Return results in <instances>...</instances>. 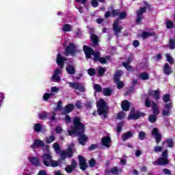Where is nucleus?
Segmentation results:
<instances>
[{"label":"nucleus","instance_id":"nucleus-1","mask_svg":"<svg viewBox=\"0 0 175 175\" xmlns=\"http://www.w3.org/2000/svg\"><path fill=\"white\" fill-rule=\"evenodd\" d=\"M84 126L81 124V120L79 117L74 118V127L68 130V133L70 136H78L79 144L84 146L87 143L88 137L84 135Z\"/></svg>","mask_w":175,"mask_h":175},{"label":"nucleus","instance_id":"nucleus-2","mask_svg":"<svg viewBox=\"0 0 175 175\" xmlns=\"http://www.w3.org/2000/svg\"><path fill=\"white\" fill-rule=\"evenodd\" d=\"M83 51L85 54L86 58H91V55H94V61H99L100 64H107L110 60V56H107L105 57H99L100 54L99 52L94 51V49L90 48L88 46H83Z\"/></svg>","mask_w":175,"mask_h":175},{"label":"nucleus","instance_id":"nucleus-3","mask_svg":"<svg viewBox=\"0 0 175 175\" xmlns=\"http://www.w3.org/2000/svg\"><path fill=\"white\" fill-rule=\"evenodd\" d=\"M98 107V113L100 116H103V118H106V116H107V110L109 108L105 102V100L100 99L97 103Z\"/></svg>","mask_w":175,"mask_h":175},{"label":"nucleus","instance_id":"nucleus-4","mask_svg":"<svg viewBox=\"0 0 175 175\" xmlns=\"http://www.w3.org/2000/svg\"><path fill=\"white\" fill-rule=\"evenodd\" d=\"M42 159L45 166H52V167H55L58 165V162L53 161L51 155L49 154H43Z\"/></svg>","mask_w":175,"mask_h":175},{"label":"nucleus","instance_id":"nucleus-5","mask_svg":"<svg viewBox=\"0 0 175 175\" xmlns=\"http://www.w3.org/2000/svg\"><path fill=\"white\" fill-rule=\"evenodd\" d=\"M151 98L156 99V100H158V99H159V89L157 90H150L149 92V96L145 100V106H146V107H151V103H152V102H151V100H150V99H151Z\"/></svg>","mask_w":175,"mask_h":175},{"label":"nucleus","instance_id":"nucleus-6","mask_svg":"<svg viewBox=\"0 0 175 175\" xmlns=\"http://www.w3.org/2000/svg\"><path fill=\"white\" fill-rule=\"evenodd\" d=\"M73 155V144H71L70 146L66 150H62L60 152V158L64 161L66 158H70Z\"/></svg>","mask_w":175,"mask_h":175},{"label":"nucleus","instance_id":"nucleus-7","mask_svg":"<svg viewBox=\"0 0 175 175\" xmlns=\"http://www.w3.org/2000/svg\"><path fill=\"white\" fill-rule=\"evenodd\" d=\"M169 163V160L167 159V150H165L162 154V157L154 161L153 164L154 165H167Z\"/></svg>","mask_w":175,"mask_h":175},{"label":"nucleus","instance_id":"nucleus-8","mask_svg":"<svg viewBox=\"0 0 175 175\" xmlns=\"http://www.w3.org/2000/svg\"><path fill=\"white\" fill-rule=\"evenodd\" d=\"M121 76H122V71L121 70H118L114 75L115 81L118 90L124 88V82L120 81V77H121Z\"/></svg>","mask_w":175,"mask_h":175},{"label":"nucleus","instance_id":"nucleus-9","mask_svg":"<svg viewBox=\"0 0 175 175\" xmlns=\"http://www.w3.org/2000/svg\"><path fill=\"white\" fill-rule=\"evenodd\" d=\"M68 85L71 88H73V90H77L81 92H84V91H85V88H84V85H83L82 83H79L76 82H69Z\"/></svg>","mask_w":175,"mask_h":175},{"label":"nucleus","instance_id":"nucleus-10","mask_svg":"<svg viewBox=\"0 0 175 175\" xmlns=\"http://www.w3.org/2000/svg\"><path fill=\"white\" fill-rule=\"evenodd\" d=\"M146 12H147L146 7H143L137 12V18H136L137 24H140V23H142V20H143L144 18L143 14L146 13Z\"/></svg>","mask_w":175,"mask_h":175},{"label":"nucleus","instance_id":"nucleus-11","mask_svg":"<svg viewBox=\"0 0 175 175\" xmlns=\"http://www.w3.org/2000/svg\"><path fill=\"white\" fill-rule=\"evenodd\" d=\"M146 114L143 112H135V110H131L129 116V120H137L139 117H144Z\"/></svg>","mask_w":175,"mask_h":175},{"label":"nucleus","instance_id":"nucleus-12","mask_svg":"<svg viewBox=\"0 0 175 175\" xmlns=\"http://www.w3.org/2000/svg\"><path fill=\"white\" fill-rule=\"evenodd\" d=\"M113 31L116 36H118L119 33L122 31V26L120 25V21L116 20L113 25Z\"/></svg>","mask_w":175,"mask_h":175},{"label":"nucleus","instance_id":"nucleus-13","mask_svg":"<svg viewBox=\"0 0 175 175\" xmlns=\"http://www.w3.org/2000/svg\"><path fill=\"white\" fill-rule=\"evenodd\" d=\"M77 53V49L73 44H70V46L66 49L65 55H75Z\"/></svg>","mask_w":175,"mask_h":175},{"label":"nucleus","instance_id":"nucleus-14","mask_svg":"<svg viewBox=\"0 0 175 175\" xmlns=\"http://www.w3.org/2000/svg\"><path fill=\"white\" fill-rule=\"evenodd\" d=\"M77 167V163L75 161L72 160L71 165H67V167L65 168V170L67 173L70 174L73 172V170Z\"/></svg>","mask_w":175,"mask_h":175},{"label":"nucleus","instance_id":"nucleus-15","mask_svg":"<svg viewBox=\"0 0 175 175\" xmlns=\"http://www.w3.org/2000/svg\"><path fill=\"white\" fill-rule=\"evenodd\" d=\"M152 135L155 138L157 144H159V142H161L162 135L161 134H159V133L158 132L157 128L153 129V130L152 131Z\"/></svg>","mask_w":175,"mask_h":175},{"label":"nucleus","instance_id":"nucleus-16","mask_svg":"<svg viewBox=\"0 0 175 175\" xmlns=\"http://www.w3.org/2000/svg\"><path fill=\"white\" fill-rule=\"evenodd\" d=\"M173 107L172 103H167L164 106V109H163V116H167L170 114V110Z\"/></svg>","mask_w":175,"mask_h":175},{"label":"nucleus","instance_id":"nucleus-17","mask_svg":"<svg viewBox=\"0 0 175 175\" xmlns=\"http://www.w3.org/2000/svg\"><path fill=\"white\" fill-rule=\"evenodd\" d=\"M101 142L103 146L107 147V148H109V147L111 146V139L109 137H104L103 138H102Z\"/></svg>","mask_w":175,"mask_h":175},{"label":"nucleus","instance_id":"nucleus-18","mask_svg":"<svg viewBox=\"0 0 175 175\" xmlns=\"http://www.w3.org/2000/svg\"><path fill=\"white\" fill-rule=\"evenodd\" d=\"M66 58L62 57V55H61V54H57V65H59V66H60V68H64V63L66 61Z\"/></svg>","mask_w":175,"mask_h":175},{"label":"nucleus","instance_id":"nucleus-19","mask_svg":"<svg viewBox=\"0 0 175 175\" xmlns=\"http://www.w3.org/2000/svg\"><path fill=\"white\" fill-rule=\"evenodd\" d=\"M173 72V70L172 69V67L169 65V64L165 63L163 66V73L164 75H166L167 76H169V75H172Z\"/></svg>","mask_w":175,"mask_h":175},{"label":"nucleus","instance_id":"nucleus-20","mask_svg":"<svg viewBox=\"0 0 175 175\" xmlns=\"http://www.w3.org/2000/svg\"><path fill=\"white\" fill-rule=\"evenodd\" d=\"M44 146V142L40 139H36L34 143L31 145V148H38V147H43Z\"/></svg>","mask_w":175,"mask_h":175},{"label":"nucleus","instance_id":"nucleus-21","mask_svg":"<svg viewBox=\"0 0 175 175\" xmlns=\"http://www.w3.org/2000/svg\"><path fill=\"white\" fill-rule=\"evenodd\" d=\"M79 160L81 170H85L87 169V163L85 162V159L83 157L79 156Z\"/></svg>","mask_w":175,"mask_h":175},{"label":"nucleus","instance_id":"nucleus-22","mask_svg":"<svg viewBox=\"0 0 175 175\" xmlns=\"http://www.w3.org/2000/svg\"><path fill=\"white\" fill-rule=\"evenodd\" d=\"M73 109H75V105L73 104H68L64 107L63 113L64 114H69V113L73 111Z\"/></svg>","mask_w":175,"mask_h":175},{"label":"nucleus","instance_id":"nucleus-23","mask_svg":"<svg viewBox=\"0 0 175 175\" xmlns=\"http://www.w3.org/2000/svg\"><path fill=\"white\" fill-rule=\"evenodd\" d=\"M132 61V57H130L128 59L127 62H123L122 65L124 66V68H126V70L129 72H133V68L132 66H129V63Z\"/></svg>","mask_w":175,"mask_h":175},{"label":"nucleus","instance_id":"nucleus-24","mask_svg":"<svg viewBox=\"0 0 175 175\" xmlns=\"http://www.w3.org/2000/svg\"><path fill=\"white\" fill-rule=\"evenodd\" d=\"M29 161L34 165V166H40V161H39V159L38 157H31L29 158Z\"/></svg>","mask_w":175,"mask_h":175},{"label":"nucleus","instance_id":"nucleus-25","mask_svg":"<svg viewBox=\"0 0 175 175\" xmlns=\"http://www.w3.org/2000/svg\"><path fill=\"white\" fill-rule=\"evenodd\" d=\"M131 106V104L129 103V101L124 100L122 103L121 107L122 110L124 111H128L129 110V107Z\"/></svg>","mask_w":175,"mask_h":175},{"label":"nucleus","instance_id":"nucleus-26","mask_svg":"<svg viewBox=\"0 0 175 175\" xmlns=\"http://www.w3.org/2000/svg\"><path fill=\"white\" fill-rule=\"evenodd\" d=\"M151 105H152V110L154 113V116H158V114H159V109L158 108V105L155 104L154 101L151 103Z\"/></svg>","mask_w":175,"mask_h":175},{"label":"nucleus","instance_id":"nucleus-27","mask_svg":"<svg viewBox=\"0 0 175 175\" xmlns=\"http://www.w3.org/2000/svg\"><path fill=\"white\" fill-rule=\"evenodd\" d=\"M132 136H133V133H132V132H131V131H129L122 135V139L123 142H126V140H128V139H131V137H132Z\"/></svg>","mask_w":175,"mask_h":175},{"label":"nucleus","instance_id":"nucleus-28","mask_svg":"<svg viewBox=\"0 0 175 175\" xmlns=\"http://www.w3.org/2000/svg\"><path fill=\"white\" fill-rule=\"evenodd\" d=\"M66 71L69 75H75L76 73V70H75V67L73 66L69 65L66 68Z\"/></svg>","mask_w":175,"mask_h":175},{"label":"nucleus","instance_id":"nucleus-29","mask_svg":"<svg viewBox=\"0 0 175 175\" xmlns=\"http://www.w3.org/2000/svg\"><path fill=\"white\" fill-rule=\"evenodd\" d=\"M110 172L113 174H120V173H121L122 172V170H121V168L114 167L111 169Z\"/></svg>","mask_w":175,"mask_h":175},{"label":"nucleus","instance_id":"nucleus-30","mask_svg":"<svg viewBox=\"0 0 175 175\" xmlns=\"http://www.w3.org/2000/svg\"><path fill=\"white\" fill-rule=\"evenodd\" d=\"M139 77L142 80H148V79H150V76L148 75V73L146 72H142L141 74H139Z\"/></svg>","mask_w":175,"mask_h":175},{"label":"nucleus","instance_id":"nucleus-31","mask_svg":"<svg viewBox=\"0 0 175 175\" xmlns=\"http://www.w3.org/2000/svg\"><path fill=\"white\" fill-rule=\"evenodd\" d=\"M64 32H70L72 31V25L69 24H65L62 29Z\"/></svg>","mask_w":175,"mask_h":175},{"label":"nucleus","instance_id":"nucleus-32","mask_svg":"<svg viewBox=\"0 0 175 175\" xmlns=\"http://www.w3.org/2000/svg\"><path fill=\"white\" fill-rule=\"evenodd\" d=\"M54 140H55V135H52L49 136V137L46 138V143H47V144H50V143H53V142H54Z\"/></svg>","mask_w":175,"mask_h":175},{"label":"nucleus","instance_id":"nucleus-33","mask_svg":"<svg viewBox=\"0 0 175 175\" xmlns=\"http://www.w3.org/2000/svg\"><path fill=\"white\" fill-rule=\"evenodd\" d=\"M103 94L105 96H110V95H111V90L109 88H105L103 91Z\"/></svg>","mask_w":175,"mask_h":175},{"label":"nucleus","instance_id":"nucleus-34","mask_svg":"<svg viewBox=\"0 0 175 175\" xmlns=\"http://www.w3.org/2000/svg\"><path fill=\"white\" fill-rule=\"evenodd\" d=\"M165 57L167 62H169L170 65H173V64H174V59H173V57H172V56H170L169 53L165 54Z\"/></svg>","mask_w":175,"mask_h":175},{"label":"nucleus","instance_id":"nucleus-35","mask_svg":"<svg viewBox=\"0 0 175 175\" xmlns=\"http://www.w3.org/2000/svg\"><path fill=\"white\" fill-rule=\"evenodd\" d=\"M154 33H148V32H144L142 33V38L143 39H147V38H150V36H152Z\"/></svg>","mask_w":175,"mask_h":175},{"label":"nucleus","instance_id":"nucleus-36","mask_svg":"<svg viewBox=\"0 0 175 175\" xmlns=\"http://www.w3.org/2000/svg\"><path fill=\"white\" fill-rule=\"evenodd\" d=\"M51 80H52V81H55V83H58V82L61 81V77H59V76H58V75H53L51 77Z\"/></svg>","mask_w":175,"mask_h":175},{"label":"nucleus","instance_id":"nucleus-37","mask_svg":"<svg viewBox=\"0 0 175 175\" xmlns=\"http://www.w3.org/2000/svg\"><path fill=\"white\" fill-rule=\"evenodd\" d=\"M166 27L168 29L174 28V23L172 21H167Z\"/></svg>","mask_w":175,"mask_h":175},{"label":"nucleus","instance_id":"nucleus-38","mask_svg":"<svg viewBox=\"0 0 175 175\" xmlns=\"http://www.w3.org/2000/svg\"><path fill=\"white\" fill-rule=\"evenodd\" d=\"M91 39L94 43V44H98V36L95 34H92Z\"/></svg>","mask_w":175,"mask_h":175},{"label":"nucleus","instance_id":"nucleus-39","mask_svg":"<svg viewBox=\"0 0 175 175\" xmlns=\"http://www.w3.org/2000/svg\"><path fill=\"white\" fill-rule=\"evenodd\" d=\"M41 129H42V125L40 124L37 123L35 124L34 131L36 132H40Z\"/></svg>","mask_w":175,"mask_h":175},{"label":"nucleus","instance_id":"nucleus-40","mask_svg":"<svg viewBox=\"0 0 175 175\" xmlns=\"http://www.w3.org/2000/svg\"><path fill=\"white\" fill-rule=\"evenodd\" d=\"M94 90H95L96 92H102V87L98 84H95L94 85Z\"/></svg>","mask_w":175,"mask_h":175},{"label":"nucleus","instance_id":"nucleus-41","mask_svg":"<svg viewBox=\"0 0 175 175\" xmlns=\"http://www.w3.org/2000/svg\"><path fill=\"white\" fill-rule=\"evenodd\" d=\"M148 119L150 122H155L157 121V116L156 115H150V116H149Z\"/></svg>","mask_w":175,"mask_h":175},{"label":"nucleus","instance_id":"nucleus-42","mask_svg":"<svg viewBox=\"0 0 175 175\" xmlns=\"http://www.w3.org/2000/svg\"><path fill=\"white\" fill-rule=\"evenodd\" d=\"M38 116H39L40 120H46L47 118V113H46V112L40 113Z\"/></svg>","mask_w":175,"mask_h":175},{"label":"nucleus","instance_id":"nucleus-43","mask_svg":"<svg viewBox=\"0 0 175 175\" xmlns=\"http://www.w3.org/2000/svg\"><path fill=\"white\" fill-rule=\"evenodd\" d=\"M126 18V12H119V20H122L124 18Z\"/></svg>","mask_w":175,"mask_h":175},{"label":"nucleus","instance_id":"nucleus-44","mask_svg":"<svg viewBox=\"0 0 175 175\" xmlns=\"http://www.w3.org/2000/svg\"><path fill=\"white\" fill-rule=\"evenodd\" d=\"M53 148H54L55 152H57V154H58V152H59V145L58 144V143L53 144Z\"/></svg>","mask_w":175,"mask_h":175},{"label":"nucleus","instance_id":"nucleus-45","mask_svg":"<svg viewBox=\"0 0 175 175\" xmlns=\"http://www.w3.org/2000/svg\"><path fill=\"white\" fill-rule=\"evenodd\" d=\"M167 147L172 148L174 146L173 139H169L166 140Z\"/></svg>","mask_w":175,"mask_h":175},{"label":"nucleus","instance_id":"nucleus-46","mask_svg":"<svg viewBox=\"0 0 175 175\" xmlns=\"http://www.w3.org/2000/svg\"><path fill=\"white\" fill-rule=\"evenodd\" d=\"M98 74L102 76V75H103L105 73V72H106V70L105 69V68H102V67H99L98 69Z\"/></svg>","mask_w":175,"mask_h":175},{"label":"nucleus","instance_id":"nucleus-47","mask_svg":"<svg viewBox=\"0 0 175 175\" xmlns=\"http://www.w3.org/2000/svg\"><path fill=\"white\" fill-rule=\"evenodd\" d=\"M163 102H165V103H167V102L170 100V96H169V94L164 95L163 97Z\"/></svg>","mask_w":175,"mask_h":175},{"label":"nucleus","instance_id":"nucleus-48","mask_svg":"<svg viewBox=\"0 0 175 175\" xmlns=\"http://www.w3.org/2000/svg\"><path fill=\"white\" fill-rule=\"evenodd\" d=\"M145 138H146V133L143 131L140 132L139 135V140H144Z\"/></svg>","mask_w":175,"mask_h":175},{"label":"nucleus","instance_id":"nucleus-49","mask_svg":"<svg viewBox=\"0 0 175 175\" xmlns=\"http://www.w3.org/2000/svg\"><path fill=\"white\" fill-rule=\"evenodd\" d=\"M125 117V112L121 111L118 114V120H122Z\"/></svg>","mask_w":175,"mask_h":175},{"label":"nucleus","instance_id":"nucleus-50","mask_svg":"<svg viewBox=\"0 0 175 175\" xmlns=\"http://www.w3.org/2000/svg\"><path fill=\"white\" fill-rule=\"evenodd\" d=\"M163 150V147L162 146H155L154 147V152H161Z\"/></svg>","mask_w":175,"mask_h":175},{"label":"nucleus","instance_id":"nucleus-51","mask_svg":"<svg viewBox=\"0 0 175 175\" xmlns=\"http://www.w3.org/2000/svg\"><path fill=\"white\" fill-rule=\"evenodd\" d=\"M61 73H62V70L59 69V68H56L55 70V72L54 75L55 76H59V75H61Z\"/></svg>","mask_w":175,"mask_h":175},{"label":"nucleus","instance_id":"nucleus-52","mask_svg":"<svg viewBox=\"0 0 175 175\" xmlns=\"http://www.w3.org/2000/svg\"><path fill=\"white\" fill-rule=\"evenodd\" d=\"M88 75H90V76H94V75H95V69L90 68L88 70Z\"/></svg>","mask_w":175,"mask_h":175},{"label":"nucleus","instance_id":"nucleus-53","mask_svg":"<svg viewBox=\"0 0 175 175\" xmlns=\"http://www.w3.org/2000/svg\"><path fill=\"white\" fill-rule=\"evenodd\" d=\"M51 96V94L46 93L43 96L44 100H49V98Z\"/></svg>","mask_w":175,"mask_h":175},{"label":"nucleus","instance_id":"nucleus-54","mask_svg":"<svg viewBox=\"0 0 175 175\" xmlns=\"http://www.w3.org/2000/svg\"><path fill=\"white\" fill-rule=\"evenodd\" d=\"M62 109V101L59 100L57 103V107L55 110H61Z\"/></svg>","mask_w":175,"mask_h":175},{"label":"nucleus","instance_id":"nucleus-55","mask_svg":"<svg viewBox=\"0 0 175 175\" xmlns=\"http://www.w3.org/2000/svg\"><path fill=\"white\" fill-rule=\"evenodd\" d=\"M163 172L164 173V174L172 175V172L170 171V170H167L166 168L163 170Z\"/></svg>","mask_w":175,"mask_h":175},{"label":"nucleus","instance_id":"nucleus-56","mask_svg":"<svg viewBox=\"0 0 175 175\" xmlns=\"http://www.w3.org/2000/svg\"><path fill=\"white\" fill-rule=\"evenodd\" d=\"M98 5H99V3L96 0H93L92 1V6H93V8H98Z\"/></svg>","mask_w":175,"mask_h":175},{"label":"nucleus","instance_id":"nucleus-57","mask_svg":"<svg viewBox=\"0 0 175 175\" xmlns=\"http://www.w3.org/2000/svg\"><path fill=\"white\" fill-rule=\"evenodd\" d=\"M89 165H90V166H91V167H94V166H95V160L94 159H92L89 161Z\"/></svg>","mask_w":175,"mask_h":175},{"label":"nucleus","instance_id":"nucleus-58","mask_svg":"<svg viewBox=\"0 0 175 175\" xmlns=\"http://www.w3.org/2000/svg\"><path fill=\"white\" fill-rule=\"evenodd\" d=\"M111 13H112V15H113V16H119V14H120V10H113Z\"/></svg>","mask_w":175,"mask_h":175},{"label":"nucleus","instance_id":"nucleus-59","mask_svg":"<svg viewBox=\"0 0 175 175\" xmlns=\"http://www.w3.org/2000/svg\"><path fill=\"white\" fill-rule=\"evenodd\" d=\"M122 129V122H120L118 124L117 132H121V129Z\"/></svg>","mask_w":175,"mask_h":175},{"label":"nucleus","instance_id":"nucleus-60","mask_svg":"<svg viewBox=\"0 0 175 175\" xmlns=\"http://www.w3.org/2000/svg\"><path fill=\"white\" fill-rule=\"evenodd\" d=\"M139 41L135 40L133 42V45L134 46V47H139Z\"/></svg>","mask_w":175,"mask_h":175},{"label":"nucleus","instance_id":"nucleus-61","mask_svg":"<svg viewBox=\"0 0 175 175\" xmlns=\"http://www.w3.org/2000/svg\"><path fill=\"white\" fill-rule=\"evenodd\" d=\"M75 106L77 109L81 108V102H80V100L77 101V103H75Z\"/></svg>","mask_w":175,"mask_h":175},{"label":"nucleus","instance_id":"nucleus-62","mask_svg":"<svg viewBox=\"0 0 175 175\" xmlns=\"http://www.w3.org/2000/svg\"><path fill=\"white\" fill-rule=\"evenodd\" d=\"M51 91L52 92H58V91H59V88H58L57 87H52L51 89Z\"/></svg>","mask_w":175,"mask_h":175},{"label":"nucleus","instance_id":"nucleus-63","mask_svg":"<svg viewBox=\"0 0 175 175\" xmlns=\"http://www.w3.org/2000/svg\"><path fill=\"white\" fill-rule=\"evenodd\" d=\"M56 132L57 133H61V132H62V128H61V126H57Z\"/></svg>","mask_w":175,"mask_h":175},{"label":"nucleus","instance_id":"nucleus-64","mask_svg":"<svg viewBox=\"0 0 175 175\" xmlns=\"http://www.w3.org/2000/svg\"><path fill=\"white\" fill-rule=\"evenodd\" d=\"M38 175H46V171L41 170V171L39 172Z\"/></svg>","mask_w":175,"mask_h":175}]
</instances>
